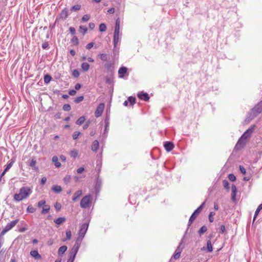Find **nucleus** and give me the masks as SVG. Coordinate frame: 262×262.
I'll return each mask as SVG.
<instances>
[{"instance_id":"32","label":"nucleus","mask_w":262,"mask_h":262,"mask_svg":"<svg viewBox=\"0 0 262 262\" xmlns=\"http://www.w3.org/2000/svg\"><path fill=\"white\" fill-rule=\"evenodd\" d=\"M207 250L208 252H211L213 250L211 242L210 240H208L207 242Z\"/></svg>"},{"instance_id":"60","label":"nucleus","mask_w":262,"mask_h":262,"mask_svg":"<svg viewBox=\"0 0 262 262\" xmlns=\"http://www.w3.org/2000/svg\"><path fill=\"white\" fill-rule=\"evenodd\" d=\"M42 48L43 49H49V43L48 42L46 41V42H44L42 44Z\"/></svg>"},{"instance_id":"41","label":"nucleus","mask_w":262,"mask_h":262,"mask_svg":"<svg viewBox=\"0 0 262 262\" xmlns=\"http://www.w3.org/2000/svg\"><path fill=\"white\" fill-rule=\"evenodd\" d=\"M71 42L73 43L75 46H78L79 40L77 36H74L71 40Z\"/></svg>"},{"instance_id":"23","label":"nucleus","mask_w":262,"mask_h":262,"mask_svg":"<svg viewBox=\"0 0 262 262\" xmlns=\"http://www.w3.org/2000/svg\"><path fill=\"white\" fill-rule=\"evenodd\" d=\"M66 220V217H59L56 219H55L54 222L55 223L58 225H60L64 223Z\"/></svg>"},{"instance_id":"62","label":"nucleus","mask_w":262,"mask_h":262,"mask_svg":"<svg viewBox=\"0 0 262 262\" xmlns=\"http://www.w3.org/2000/svg\"><path fill=\"white\" fill-rule=\"evenodd\" d=\"M105 68L108 70H111L112 68V64L110 63H107L105 64Z\"/></svg>"},{"instance_id":"49","label":"nucleus","mask_w":262,"mask_h":262,"mask_svg":"<svg viewBox=\"0 0 262 262\" xmlns=\"http://www.w3.org/2000/svg\"><path fill=\"white\" fill-rule=\"evenodd\" d=\"M228 178L230 180V181H231L232 182H233L236 180V177L233 173L229 174Z\"/></svg>"},{"instance_id":"7","label":"nucleus","mask_w":262,"mask_h":262,"mask_svg":"<svg viewBox=\"0 0 262 262\" xmlns=\"http://www.w3.org/2000/svg\"><path fill=\"white\" fill-rule=\"evenodd\" d=\"M78 244L74 245L69 253V258L67 262H74L76 255L79 250Z\"/></svg>"},{"instance_id":"46","label":"nucleus","mask_w":262,"mask_h":262,"mask_svg":"<svg viewBox=\"0 0 262 262\" xmlns=\"http://www.w3.org/2000/svg\"><path fill=\"white\" fill-rule=\"evenodd\" d=\"M79 75H80V73H79V72L78 71V70L77 69H75L73 71V72H72V75L75 77V78H77L79 76Z\"/></svg>"},{"instance_id":"61","label":"nucleus","mask_w":262,"mask_h":262,"mask_svg":"<svg viewBox=\"0 0 262 262\" xmlns=\"http://www.w3.org/2000/svg\"><path fill=\"white\" fill-rule=\"evenodd\" d=\"M69 31L72 35H74L76 33L75 29L73 27H70Z\"/></svg>"},{"instance_id":"27","label":"nucleus","mask_w":262,"mask_h":262,"mask_svg":"<svg viewBox=\"0 0 262 262\" xmlns=\"http://www.w3.org/2000/svg\"><path fill=\"white\" fill-rule=\"evenodd\" d=\"M114 32H120V19L119 18L116 20Z\"/></svg>"},{"instance_id":"59","label":"nucleus","mask_w":262,"mask_h":262,"mask_svg":"<svg viewBox=\"0 0 262 262\" xmlns=\"http://www.w3.org/2000/svg\"><path fill=\"white\" fill-rule=\"evenodd\" d=\"M94 44H95V43L93 42H91L88 43L86 46V49H88V50L91 49L94 46Z\"/></svg>"},{"instance_id":"48","label":"nucleus","mask_w":262,"mask_h":262,"mask_svg":"<svg viewBox=\"0 0 262 262\" xmlns=\"http://www.w3.org/2000/svg\"><path fill=\"white\" fill-rule=\"evenodd\" d=\"M90 18V16L88 14H85L83 15L82 17L81 20L83 22H86L88 21Z\"/></svg>"},{"instance_id":"17","label":"nucleus","mask_w":262,"mask_h":262,"mask_svg":"<svg viewBox=\"0 0 262 262\" xmlns=\"http://www.w3.org/2000/svg\"><path fill=\"white\" fill-rule=\"evenodd\" d=\"M250 137V135L248 134H245V133H244L238 140L237 143L236 144V147L237 146L238 144H241L242 142L246 141Z\"/></svg>"},{"instance_id":"63","label":"nucleus","mask_w":262,"mask_h":262,"mask_svg":"<svg viewBox=\"0 0 262 262\" xmlns=\"http://www.w3.org/2000/svg\"><path fill=\"white\" fill-rule=\"evenodd\" d=\"M12 162H10L7 165L6 167L4 170H5V171H7L12 166Z\"/></svg>"},{"instance_id":"33","label":"nucleus","mask_w":262,"mask_h":262,"mask_svg":"<svg viewBox=\"0 0 262 262\" xmlns=\"http://www.w3.org/2000/svg\"><path fill=\"white\" fill-rule=\"evenodd\" d=\"M126 100L128 101L131 106L134 105L136 102V98L133 96H129Z\"/></svg>"},{"instance_id":"25","label":"nucleus","mask_w":262,"mask_h":262,"mask_svg":"<svg viewBox=\"0 0 262 262\" xmlns=\"http://www.w3.org/2000/svg\"><path fill=\"white\" fill-rule=\"evenodd\" d=\"M255 127V125H252L251 126L245 133V134H248L251 136L252 133L254 132Z\"/></svg>"},{"instance_id":"31","label":"nucleus","mask_w":262,"mask_h":262,"mask_svg":"<svg viewBox=\"0 0 262 262\" xmlns=\"http://www.w3.org/2000/svg\"><path fill=\"white\" fill-rule=\"evenodd\" d=\"M262 210V203L260 204L258 206V207L257 208L256 210H255V213H254V218H253V221L255 220V219H256V217H257V216L258 215L259 211Z\"/></svg>"},{"instance_id":"15","label":"nucleus","mask_w":262,"mask_h":262,"mask_svg":"<svg viewBox=\"0 0 262 262\" xmlns=\"http://www.w3.org/2000/svg\"><path fill=\"white\" fill-rule=\"evenodd\" d=\"M69 16L68 9L65 8L61 12L59 15V18L61 19H65Z\"/></svg>"},{"instance_id":"35","label":"nucleus","mask_w":262,"mask_h":262,"mask_svg":"<svg viewBox=\"0 0 262 262\" xmlns=\"http://www.w3.org/2000/svg\"><path fill=\"white\" fill-rule=\"evenodd\" d=\"M79 31L82 33L83 35H84L88 31V28L84 26H80Z\"/></svg>"},{"instance_id":"57","label":"nucleus","mask_w":262,"mask_h":262,"mask_svg":"<svg viewBox=\"0 0 262 262\" xmlns=\"http://www.w3.org/2000/svg\"><path fill=\"white\" fill-rule=\"evenodd\" d=\"M181 255V253H179V252H174V254L173 255L172 258L173 257L175 259H178L180 258Z\"/></svg>"},{"instance_id":"11","label":"nucleus","mask_w":262,"mask_h":262,"mask_svg":"<svg viewBox=\"0 0 262 262\" xmlns=\"http://www.w3.org/2000/svg\"><path fill=\"white\" fill-rule=\"evenodd\" d=\"M164 147L167 152H169L174 148V144L172 142L166 141L164 143Z\"/></svg>"},{"instance_id":"28","label":"nucleus","mask_w":262,"mask_h":262,"mask_svg":"<svg viewBox=\"0 0 262 262\" xmlns=\"http://www.w3.org/2000/svg\"><path fill=\"white\" fill-rule=\"evenodd\" d=\"M207 230V228L206 226H203L198 231V233L200 236H201L203 234L206 232Z\"/></svg>"},{"instance_id":"21","label":"nucleus","mask_w":262,"mask_h":262,"mask_svg":"<svg viewBox=\"0 0 262 262\" xmlns=\"http://www.w3.org/2000/svg\"><path fill=\"white\" fill-rule=\"evenodd\" d=\"M99 147V142L97 140H95L92 144L91 149L93 151H96L98 149Z\"/></svg>"},{"instance_id":"22","label":"nucleus","mask_w":262,"mask_h":262,"mask_svg":"<svg viewBox=\"0 0 262 262\" xmlns=\"http://www.w3.org/2000/svg\"><path fill=\"white\" fill-rule=\"evenodd\" d=\"M52 161L54 163L56 167L58 168L61 166V163L58 162V157L56 156H54L52 157Z\"/></svg>"},{"instance_id":"29","label":"nucleus","mask_w":262,"mask_h":262,"mask_svg":"<svg viewBox=\"0 0 262 262\" xmlns=\"http://www.w3.org/2000/svg\"><path fill=\"white\" fill-rule=\"evenodd\" d=\"M85 120V117L81 116L77 120V121H76V124L77 125H80L84 123Z\"/></svg>"},{"instance_id":"14","label":"nucleus","mask_w":262,"mask_h":262,"mask_svg":"<svg viewBox=\"0 0 262 262\" xmlns=\"http://www.w3.org/2000/svg\"><path fill=\"white\" fill-rule=\"evenodd\" d=\"M28 164L29 166L32 168V169L35 171L38 170V168L36 166V161L34 159H32L30 161H28Z\"/></svg>"},{"instance_id":"50","label":"nucleus","mask_w":262,"mask_h":262,"mask_svg":"<svg viewBox=\"0 0 262 262\" xmlns=\"http://www.w3.org/2000/svg\"><path fill=\"white\" fill-rule=\"evenodd\" d=\"M99 56H100V59L102 60H103L104 61H106L107 60V55L106 54H104V53L100 54L99 55Z\"/></svg>"},{"instance_id":"52","label":"nucleus","mask_w":262,"mask_h":262,"mask_svg":"<svg viewBox=\"0 0 262 262\" xmlns=\"http://www.w3.org/2000/svg\"><path fill=\"white\" fill-rule=\"evenodd\" d=\"M215 214V213L214 212H210L209 215V221L210 222H213L214 221V219L213 216Z\"/></svg>"},{"instance_id":"5","label":"nucleus","mask_w":262,"mask_h":262,"mask_svg":"<svg viewBox=\"0 0 262 262\" xmlns=\"http://www.w3.org/2000/svg\"><path fill=\"white\" fill-rule=\"evenodd\" d=\"M92 200V195L88 194L82 198L80 206L82 208H86L90 207Z\"/></svg>"},{"instance_id":"53","label":"nucleus","mask_w":262,"mask_h":262,"mask_svg":"<svg viewBox=\"0 0 262 262\" xmlns=\"http://www.w3.org/2000/svg\"><path fill=\"white\" fill-rule=\"evenodd\" d=\"M78 155V153L75 150H72L71 152H70V156L72 157H73L74 158H75L77 157Z\"/></svg>"},{"instance_id":"16","label":"nucleus","mask_w":262,"mask_h":262,"mask_svg":"<svg viewBox=\"0 0 262 262\" xmlns=\"http://www.w3.org/2000/svg\"><path fill=\"white\" fill-rule=\"evenodd\" d=\"M250 137V135L248 134H245V133H244L238 140L237 143L236 144V147L237 146L238 144H241L242 142L246 141Z\"/></svg>"},{"instance_id":"30","label":"nucleus","mask_w":262,"mask_h":262,"mask_svg":"<svg viewBox=\"0 0 262 262\" xmlns=\"http://www.w3.org/2000/svg\"><path fill=\"white\" fill-rule=\"evenodd\" d=\"M81 68L83 71L86 72L89 70L90 68V65L87 62H83L81 64Z\"/></svg>"},{"instance_id":"37","label":"nucleus","mask_w":262,"mask_h":262,"mask_svg":"<svg viewBox=\"0 0 262 262\" xmlns=\"http://www.w3.org/2000/svg\"><path fill=\"white\" fill-rule=\"evenodd\" d=\"M184 248V246L182 245V243H180L178 247L176 249L175 252H179V253H181Z\"/></svg>"},{"instance_id":"10","label":"nucleus","mask_w":262,"mask_h":262,"mask_svg":"<svg viewBox=\"0 0 262 262\" xmlns=\"http://www.w3.org/2000/svg\"><path fill=\"white\" fill-rule=\"evenodd\" d=\"M120 32H114V38H113V44H114V52L116 50L117 45L120 41L119 37Z\"/></svg>"},{"instance_id":"45","label":"nucleus","mask_w":262,"mask_h":262,"mask_svg":"<svg viewBox=\"0 0 262 262\" xmlns=\"http://www.w3.org/2000/svg\"><path fill=\"white\" fill-rule=\"evenodd\" d=\"M46 208H43L41 211L42 214H46L49 212L50 207L49 205H45Z\"/></svg>"},{"instance_id":"47","label":"nucleus","mask_w":262,"mask_h":262,"mask_svg":"<svg viewBox=\"0 0 262 262\" xmlns=\"http://www.w3.org/2000/svg\"><path fill=\"white\" fill-rule=\"evenodd\" d=\"M62 109L64 111H69L71 109V107L70 104H66L63 105L62 107Z\"/></svg>"},{"instance_id":"13","label":"nucleus","mask_w":262,"mask_h":262,"mask_svg":"<svg viewBox=\"0 0 262 262\" xmlns=\"http://www.w3.org/2000/svg\"><path fill=\"white\" fill-rule=\"evenodd\" d=\"M101 186L102 180L99 177H98L96 179V185L95 187V190L97 192H98L100 191Z\"/></svg>"},{"instance_id":"43","label":"nucleus","mask_w":262,"mask_h":262,"mask_svg":"<svg viewBox=\"0 0 262 262\" xmlns=\"http://www.w3.org/2000/svg\"><path fill=\"white\" fill-rule=\"evenodd\" d=\"M35 211L36 208L33 207L32 205H29L27 209V211L29 213H33Z\"/></svg>"},{"instance_id":"4","label":"nucleus","mask_w":262,"mask_h":262,"mask_svg":"<svg viewBox=\"0 0 262 262\" xmlns=\"http://www.w3.org/2000/svg\"><path fill=\"white\" fill-rule=\"evenodd\" d=\"M19 222V219H16L15 220L12 221L11 222L8 223L5 228L3 229L1 232L0 236H3L7 232L12 229Z\"/></svg>"},{"instance_id":"39","label":"nucleus","mask_w":262,"mask_h":262,"mask_svg":"<svg viewBox=\"0 0 262 262\" xmlns=\"http://www.w3.org/2000/svg\"><path fill=\"white\" fill-rule=\"evenodd\" d=\"M66 238L65 239H63V241L69 240L71 238L72 233H71V231L70 230H67L66 231Z\"/></svg>"},{"instance_id":"12","label":"nucleus","mask_w":262,"mask_h":262,"mask_svg":"<svg viewBox=\"0 0 262 262\" xmlns=\"http://www.w3.org/2000/svg\"><path fill=\"white\" fill-rule=\"evenodd\" d=\"M138 97L141 100L145 101H148L149 99V97L147 93L141 92L138 94Z\"/></svg>"},{"instance_id":"42","label":"nucleus","mask_w":262,"mask_h":262,"mask_svg":"<svg viewBox=\"0 0 262 262\" xmlns=\"http://www.w3.org/2000/svg\"><path fill=\"white\" fill-rule=\"evenodd\" d=\"M99 31L100 32H104L106 30V26L105 24L102 23L99 25Z\"/></svg>"},{"instance_id":"20","label":"nucleus","mask_w":262,"mask_h":262,"mask_svg":"<svg viewBox=\"0 0 262 262\" xmlns=\"http://www.w3.org/2000/svg\"><path fill=\"white\" fill-rule=\"evenodd\" d=\"M30 255L36 259L41 258V256L38 253V251L33 250L30 252Z\"/></svg>"},{"instance_id":"58","label":"nucleus","mask_w":262,"mask_h":262,"mask_svg":"<svg viewBox=\"0 0 262 262\" xmlns=\"http://www.w3.org/2000/svg\"><path fill=\"white\" fill-rule=\"evenodd\" d=\"M54 207L56 210H59L61 209V205L60 203L57 202L54 204Z\"/></svg>"},{"instance_id":"40","label":"nucleus","mask_w":262,"mask_h":262,"mask_svg":"<svg viewBox=\"0 0 262 262\" xmlns=\"http://www.w3.org/2000/svg\"><path fill=\"white\" fill-rule=\"evenodd\" d=\"M231 190H232V196H236L237 192V188L236 186L234 184H232L231 186Z\"/></svg>"},{"instance_id":"36","label":"nucleus","mask_w":262,"mask_h":262,"mask_svg":"<svg viewBox=\"0 0 262 262\" xmlns=\"http://www.w3.org/2000/svg\"><path fill=\"white\" fill-rule=\"evenodd\" d=\"M80 8L81 5L80 4H77L72 6L70 9V10L71 11H77L79 10Z\"/></svg>"},{"instance_id":"34","label":"nucleus","mask_w":262,"mask_h":262,"mask_svg":"<svg viewBox=\"0 0 262 262\" xmlns=\"http://www.w3.org/2000/svg\"><path fill=\"white\" fill-rule=\"evenodd\" d=\"M52 77L49 74H46L44 76V82L45 83L48 84L51 81Z\"/></svg>"},{"instance_id":"8","label":"nucleus","mask_w":262,"mask_h":262,"mask_svg":"<svg viewBox=\"0 0 262 262\" xmlns=\"http://www.w3.org/2000/svg\"><path fill=\"white\" fill-rule=\"evenodd\" d=\"M105 129L104 133L103 134V137L104 138H106L107 136L108 131L109 129V124H110V117L108 116H106L105 120Z\"/></svg>"},{"instance_id":"24","label":"nucleus","mask_w":262,"mask_h":262,"mask_svg":"<svg viewBox=\"0 0 262 262\" xmlns=\"http://www.w3.org/2000/svg\"><path fill=\"white\" fill-rule=\"evenodd\" d=\"M67 247L66 246H61L58 251V254L59 255L61 256L63 253L67 251Z\"/></svg>"},{"instance_id":"38","label":"nucleus","mask_w":262,"mask_h":262,"mask_svg":"<svg viewBox=\"0 0 262 262\" xmlns=\"http://www.w3.org/2000/svg\"><path fill=\"white\" fill-rule=\"evenodd\" d=\"M223 185L224 187V188L226 189L227 191H229V182L226 180H224L223 181Z\"/></svg>"},{"instance_id":"2","label":"nucleus","mask_w":262,"mask_h":262,"mask_svg":"<svg viewBox=\"0 0 262 262\" xmlns=\"http://www.w3.org/2000/svg\"><path fill=\"white\" fill-rule=\"evenodd\" d=\"M89 227V223H84L80 226V229L78 232V237L75 241L74 245L78 244V248L80 246L81 243L83 238L84 237Z\"/></svg>"},{"instance_id":"55","label":"nucleus","mask_w":262,"mask_h":262,"mask_svg":"<svg viewBox=\"0 0 262 262\" xmlns=\"http://www.w3.org/2000/svg\"><path fill=\"white\" fill-rule=\"evenodd\" d=\"M253 116V114H252L251 112H250V115H249V116L245 120V122H247V123H249L252 120H253V119H252L251 118V117Z\"/></svg>"},{"instance_id":"54","label":"nucleus","mask_w":262,"mask_h":262,"mask_svg":"<svg viewBox=\"0 0 262 262\" xmlns=\"http://www.w3.org/2000/svg\"><path fill=\"white\" fill-rule=\"evenodd\" d=\"M239 169L240 172H241L242 173H243V174H246V169H245V168L243 166L240 165V166H239Z\"/></svg>"},{"instance_id":"6","label":"nucleus","mask_w":262,"mask_h":262,"mask_svg":"<svg viewBox=\"0 0 262 262\" xmlns=\"http://www.w3.org/2000/svg\"><path fill=\"white\" fill-rule=\"evenodd\" d=\"M253 114L252 119H254L262 112V100L260 101L250 111Z\"/></svg>"},{"instance_id":"1","label":"nucleus","mask_w":262,"mask_h":262,"mask_svg":"<svg viewBox=\"0 0 262 262\" xmlns=\"http://www.w3.org/2000/svg\"><path fill=\"white\" fill-rule=\"evenodd\" d=\"M32 192L30 187L28 186L22 187L19 189V193H15L14 195L13 199L16 202H20L27 199Z\"/></svg>"},{"instance_id":"56","label":"nucleus","mask_w":262,"mask_h":262,"mask_svg":"<svg viewBox=\"0 0 262 262\" xmlns=\"http://www.w3.org/2000/svg\"><path fill=\"white\" fill-rule=\"evenodd\" d=\"M46 201L45 200H41L39 201L37 203V205L38 207H41L42 206H45Z\"/></svg>"},{"instance_id":"19","label":"nucleus","mask_w":262,"mask_h":262,"mask_svg":"<svg viewBox=\"0 0 262 262\" xmlns=\"http://www.w3.org/2000/svg\"><path fill=\"white\" fill-rule=\"evenodd\" d=\"M82 192L81 190H78L76 191L74 193V195L72 198V200L74 202H76L82 195Z\"/></svg>"},{"instance_id":"44","label":"nucleus","mask_w":262,"mask_h":262,"mask_svg":"<svg viewBox=\"0 0 262 262\" xmlns=\"http://www.w3.org/2000/svg\"><path fill=\"white\" fill-rule=\"evenodd\" d=\"M83 99H84L83 96H80L75 98L74 101L76 103H78L81 102L83 100Z\"/></svg>"},{"instance_id":"18","label":"nucleus","mask_w":262,"mask_h":262,"mask_svg":"<svg viewBox=\"0 0 262 262\" xmlns=\"http://www.w3.org/2000/svg\"><path fill=\"white\" fill-rule=\"evenodd\" d=\"M127 68L125 67H121L118 71V74H119V78H123L124 77V74H125L127 72Z\"/></svg>"},{"instance_id":"3","label":"nucleus","mask_w":262,"mask_h":262,"mask_svg":"<svg viewBox=\"0 0 262 262\" xmlns=\"http://www.w3.org/2000/svg\"><path fill=\"white\" fill-rule=\"evenodd\" d=\"M205 204V202H204L202 204L193 212V213L190 216L188 223V228L192 224L193 221L196 219L198 215L201 213L202 211L204 205Z\"/></svg>"},{"instance_id":"9","label":"nucleus","mask_w":262,"mask_h":262,"mask_svg":"<svg viewBox=\"0 0 262 262\" xmlns=\"http://www.w3.org/2000/svg\"><path fill=\"white\" fill-rule=\"evenodd\" d=\"M104 108V104L103 103L99 104L95 112V116L98 118L101 116Z\"/></svg>"},{"instance_id":"51","label":"nucleus","mask_w":262,"mask_h":262,"mask_svg":"<svg viewBox=\"0 0 262 262\" xmlns=\"http://www.w3.org/2000/svg\"><path fill=\"white\" fill-rule=\"evenodd\" d=\"M81 134L80 132H78V131H76V132H75L73 134V136H72V137H73V139L74 140H76L77 139H78V136Z\"/></svg>"},{"instance_id":"64","label":"nucleus","mask_w":262,"mask_h":262,"mask_svg":"<svg viewBox=\"0 0 262 262\" xmlns=\"http://www.w3.org/2000/svg\"><path fill=\"white\" fill-rule=\"evenodd\" d=\"M91 123L90 120H88L85 124L83 126V129H86L88 128L90 125V124Z\"/></svg>"},{"instance_id":"26","label":"nucleus","mask_w":262,"mask_h":262,"mask_svg":"<svg viewBox=\"0 0 262 262\" xmlns=\"http://www.w3.org/2000/svg\"><path fill=\"white\" fill-rule=\"evenodd\" d=\"M52 189L56 193H60L62 190L61 186L59 185H53Z\"/></svg>"}]
</instances>
